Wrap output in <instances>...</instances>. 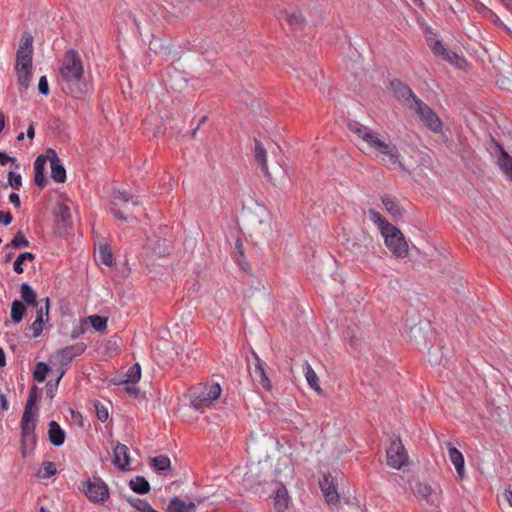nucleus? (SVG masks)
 I'll return each instance as SVG.
<instances>
[{"label": "nucleus", "mask_w": 512, "mask_h": 512, "mask_svg": "<svg viewBox=\"0 0 512 512\" xmlns=\"http://www.w3.org/2000/svg\"><path fill=\"white\" fill-rule=\"evenodd\" d=\"M284 446L278 439L266 433H254L247 443V452L253 461L248 466L244 481L250 484L263 474V470H273L276 480L279 474L286 469V455Z\"/></svg>", "instance_id": "nucleus-1"}, {"label": "nucleus", "mask_w": 512, "mask_h": 512, "mask_svg": "<svg viewBox=\"0 0 512 512\" xmlns=\"http://www.w3.org/2000/svg\"><path fill=\"white\" fill-rule=\"evenodd\" d=\"M60 75L66 84V92L74 98L82 99L91 92L92 86L84 77L82 59L75 50H69L64 55Z\"/></svg>", "instance_id": "nucleus-2"}, {"label": "nucleus", "mask_w": 512, "mask_h": 512, "mask_svg": "<svg viewBox=\"0 0 512 512\" xmlns=\"http://www.w3.org/2000/svg\"><path fill=\"white\" fill-rule=\"evenodd\" d=\"M351 131L376 153L377 158L384 166L389 169H405L401 162V155L394 144L386 142L378 133L371 132L367 127L357 123L351 125Z\"/></svg>", "instance_id": "nucleus-3"}, {"label": "nucleus", "mask_w": 512, "mask_h": 512, "mask_svg": "<svg viewBox=\"0 0 512 512\" xmlns=\"http://www.w3.org/2000/svg\"><path fill=\"white\" fill-rule=\"evenodd\" d=\"M246 221L251 236H264L271 230L270 214L261 204L255 203L247 209Z\"/></svg>", "instance_id": "nucleus-4"}, {"label": "nucleus", "mask_w": 512, "mask_h": 512, "mask_svg": "<svg viewBox=\"0 0 512 512\" xmlns=\"http://www.w3.org/2000/svg\"><path fill=\"white\" fill-rule=\"evenodd\" d=\"M386 247L398 258H404L408 254V245L402 232L394 225H387L381 232Z\"/></svg>", "instance_id": "nucleus-5"}, {"label": "nucleus", "mask_w": 512, "mask_h": 512, "mask_svg": "<svg viewBox=\"0 0 512 512\" xmlns=\"http://www.w3.org/2000/svg\"><path fill=\"white\" fill-rule=\"evenodd\" d=\"M131 206L139 205V201L134 199L130 194L124 190H115L111 199V211L120 220H129L132 212Z\"/></svg>", "instance_id": "nucleus-6"}, {"label": "nucleus", "mask_w": 512, "mask_h": 512, "mask_svg": "<svg viewBox=\"0 0 512 512\" xmlns=\"http://www.w3.org/2000/svg\"><path fill=\"white\" fill-rule=\"evenodd\" d=\"M221 391V387L218 383L201 386L199 392L194 394L191 400L192 407L197 411H203L220 397Z\"/></svg>", "instance_id": "nucleus-7"}, {"label": "nucleus", "mask_w": 512, "mask_h": 512, "mask_svg": "<svg viewBox=\"0 0 512 512\" xmlns=\"http://www.w3.org/2000/svg\"><path fill=\"white\" fill-rule=\"evenodd\" d=\"M423 122V124L433 132H440L442 122L436 113L422 100H414L413 106L410 108Z\"/></svg>", "instance_id": "nucleus-8"}, {"label": "nucleus", "mask_w": 512, "mask_h": 512, "mask_svg": "<svg viewBox=\"0 0 512 512\" xmlns=\"http://www.w3.org/2000/svg\"><path fill=\"white\" fill-rule=\"evenodd\" d=\"M255 161L272 182L276 183L284 181L285 171L281 166L276 164L272 166L271 171L268 169L267 153L265 148L259 142H256L255 144Z\"/></svg>", "instance_id": "nucleus-9"}, {"label": "nucleus", "mask_w": 512, "mask_h": 512, "mask_svg": "<svg viewBox=\"0 0 512 512\" xmlns=\"http://www.w3.org/2000/svg\"><path fill=\"white\" fill-rule=\"evenodd\" d=\"M33 36L24 32L16 52V69H32Z\"/></svg>", "instance_id": "nucleus-10"}, {"label": "nucleus", "mask_w": 512, "mask_h": 512, "mask_svg": "<svg viewBox=\"0 0 512 512\" xmlns=\"http://www.w3.org/2000/svg\"><path fill=\"white\" fill-rule=\"evenodd\" d=\"M387 464L393 469H401L408 464L407 451L399 439H395L390 443L387 449Z\"/></svg>", "instance_id": "nucleus-11"}, {"label": "nucleus", "mask_w": 512, "mask_h": 512, "mask_svg": "<svg viewBox=\"0 0 512 512\" xmlns=\"http://www.w3.org/2000/svg\"><path fill=\"white\" fill-rule=\"evenodd\" d=\"M86 349L84 343H77L62 349L57 350L51 355L50 361L54 365H68L76 356L81 355Z\"/></svg>", "instance_id": "nucleus-12"}, {"label": "nucleus", "mask_w": 512, "mask_h": 512, "mask_svg": "<svg viewBox=\"0 0 512 512\" xmlns=\"http://www.w3.org/2000/svg\"><path fill=\"white\" fill-rule=\"evenodd\" d=\"M320 489L328 506L335 507L339 503L336 479L330 474H325L319 482Z\"/></svg>", "instance_id": "nucleus-13"}, {"label": "nucleus", "mask_w": 512, "mask_h": 512, "mask_svg": "<svg viewBox=\"0 0 512 512\" xmlns=\"http://www.w3.org/2000/svg\"><path fill=\"white\" fill-rule=\"evenodd\" d=\"M84 492L93 502L104 501L108 497V488L99 478H93V480L87 481Z\"/></svg>", "instance_id": "nucleus-14"}, {"label": "nucleus", "mask_w": 512, "mask_h": 512, "mask_svg": "<svg viewBox=\"0 0 512 512\" xmlns=\"http://www.w3.org/2000/svg\"><path fill=\"white\" fill-rule=\"evenodd\" d=\"M390 87L393 92V95L398 100L402 101L403 104L407 106L409 109L413 106L414 100L419 99L406 84L399 80L391 81Z\"/></svg>", "instance_id": "nucleus-15"}, {"label": "nucleus", "mask_w": 512, "mask_h": 512, "mask_svg": "<svg viewBox=\"0 0 512 512\" xmlns=\"http://www.w3.org/2000/svg\"><path fill=\"white\" fill-rule=\"evenodd\" d=\"M413 492L417 498L424 500L431 505H436L438 502L437 493L426 483H416L413 488Z\"/></svg>", "instance_id": "nucleus-16"}, {"label": "nucleus", "mask_w": 512, "mask_h": 512, "mask_svg": "<svg viewBox=\"0 0 512 512\" xmlns=\"http://www.w3.org/2000/svg\"><path fill=\"white\" fill-rule=\"evenodd\" d=\"M254 365L250 370V375L255 382L261 385L265 389H270V381L266 376L263 363L260 361L259 357L254 354Z\"/></svg>", "instance_id": "nucleus-17"}, {"label": "nucleus", "mask_w": 512, "mask_h": 512, "mask_svg": "<svg viewBox=\"0 0 512 512\" xmlns=\"http://www.w3.org/2000/svg\"><path fill=\"white\" fill-rule=\"evenodd\" d=\"M499 156L497 158V165L501 172L512 182V157L508 152L499 144Z\"/></svg>", "instance_id": "nucleus-18"}, {"label": "nucleus", "mask_w": 512, "mask_h": 512, "mask_svg": "<svg viewBox=\"0 0 512 512\" xmlns=\"http://www.w3.org/2000/svg\"><path fill=\"white\" fill-rule=\"evenodd\" d=\"M113 454V464L119 469L125 470L130 464L128 447L124 444L118 443L113 449Z\"/></svg>", "instance_id": "nucleus-19"}, {"label": "nucleus", "mask_w": 512, "mask_h": 512, "mask_svg": "<svg viewBox=\"0 0 512 512\" xmlns=\"http://www.w3.org/2000/svg\"><path fill=\"white\" fill-rule=\"evenodd\" d=\"M448 457L454 465L458 476L463 478L465 476V461L463 454L450 443L448 444Z\"/></svg>", "instance_id": "nucleus-20"}, {"label": "nucleus", "mask_w": 512, "mask_h": 512, "mask_svg": "<svg viewBox=\"0 0 512 512\" xmlns=\"http://www.w3.org/2000/svg\"><path fill=\"white\" fill-rule=\"evenodd\" d=\"M279 482H281L279 480ZM273 499L274 512H287L288 509V490L283 483H280Z\"/></svg>", "instance_id": "nucleus-21"}, {"label": "nucleus", "mask_w": 512, "mask_h": 512, "mask_svg": "<svg viewBox=\"0 0 512 512\" xmlns=\"http://www.w3.org/2000/svg\"><path fill=\"white\" fill-rule=\"evenodd\" d=\"M303 371L309 387L313 389L318 395H322L323 390L320 387L319 378L307 361L303 365Z\"/></svg>", "instance_id": "nucleus-22"}, {"label": "nucleus", "mask_w": 512, "mask_h": 512, "mask_svg": "<svg viewBox=\"0 0 512 512\" xmlns=\"http://www.w3.org/2000/svg\"><path fill=\"white\" fill-rule=\"evenodd\" d=\"M382 203L385 207V210L394 218V219H397V218H401L402 215H403V209L402 207L399 205L398 201L389 196V195H385L382 197Z\"/></svg>", "instance_id": "nucleus-23"}, {"label": "nucleus", "mask_w": 512, "mask_h": 512, "mask_svg": "<svg viewBox=\"0 0 512 512\" xmlns=\"http://www.w3.org/2000/svg\"><path fill=\"white\" fill-rule=\"evenodd\" d=\"M49 440L54 446H61L65 440V433L58 425L57 422L51 421L49 423Z\"/></svg>", "instance_id": "nucleus-24"}, {"label": "nucleus", "mask_w": 512, "mask_h": 512, "mask_svg": "<svg viewBox=\"0 0 512 512\" xmlns=\"http://www.w3.org/2000/svg\"><path fill=\"white\" fill-rule=\"evenodd\" d=\"M194 510V503H186L177 497L172 498L168 505V512H194Z\"/></svg>", "instance_id": "nucleus-25"}, {"label": "nucleus", "mask_w": 512, "mask_h": 512, "mask_svg": "<svg viewBox=\"0 0 512 512\" xmlns=\"http://www.w3.org/2000/svg\"><path fill=\"white\" fill-rule=\"evenodd\" d=\"M45 165H46V162H44V157L38 156L34 162V171H35L34 180H35L36 185L39 187H44L46 184V178L44 175Z\"/></svg>", "instance_id": "nucleus-26"}, {"label": "nucleus", "mask_w": 512, "mask_h": 512, "mask_svg": "<svg viewBox=\"0 0 512 512\" xmlns=\"http://www.w3.org/2000/svg\"><path fill=\"white\" fill-rule=\"evenodd\" d=\"M20 294H21V298L23 299V301L26 304L31 305L33 307H38L40 302L37 301L36 293L29 284H27V283L21 284Z\"/></svg>", "instance_id": "nucleus-27"}, {"label": "nucleus", "mask_w": 512, "mask_h": 512, "mask_svg": "<svg viewBox=\"0 0 512 512\" xmlns=\"http://www.w3.org/2000/svg\"><path fill=\"white\" fill-rule=\"evenodd\" d=\"M84 325L90 324L97 332H104L107 328V318L99 315H91L85 318Z\"/></svg>", "instance_id": "nucleus-28"}, {"label": "nucleus", "mask_w": 512, "mask_h": 512, "mask_svg": "<svg viewBox=\"0 0 512 512\" xmlns=\"http://www.w3.org/2000/svg\"><path fill=\"white\" fill-rule=\"evenodd\" d=\"M150 465L159 472H164L170 469L171 461L166 455H159L149 459Z\"/></svg>", "instance_id": "nucleus-29"}, {"label": "nucleus", "mask_w": 512, "mask_h": 512, "mask_svg": "<svg viewBox=\"0 0 512 512\" xmlns=\"http://www.w3.org/2000/svg\"><path fill=\"white\" fill-rule=\"evenodd\" d=\"M130 488L139 494H146L150 491V484L143 476H136L130 480Z\"/></svg>", "instance_id": "nucleus-30"}, {"label": "nucleus", "mask_w": 512, "mask_h": 512, "mask_svg": "<svg viewBox=\"0 0 512 512\" xmlns=\"http://www.w3.org/2000/svg\"><path fill=\"white\" fill-rule=\"evenodd\" d=\"M26 313V307L23 302L15 300L11 305V319L14 323H19Z\"/></svg>", "instance_id": "nucleus-31"}, {"label": "nucleus", "mask_w": 512, "mask_h": 512, "mask_svg": "<svg viewBox=\"0 0 512 512\" xmlns=\"http://www.w3.org/2000/svg\"><path fill=\"white\" fill-rule=\"evenodd\" d=\"M147 249L159 257L166 255L168 252L166 242L160 239L154 240L153 242L149 243L147 245Z\"/></svg>", "instance_id": "nucleus-32"}, {"label": "nucleus", "mask_w": 512, "mask_h": 512, "mask_svg": "<svg viewBox=\"0 0 512 512\" xmlns=\"http://www.w3.org/2000/svg\"><path fill=\"white\" fill-rule=\"evenodd\" d=\"M306 25V20L300 12L290 13V31H301Z\"/></svg>", "instance_id": "nucleus-33"}, {"label": "nucleus", "mask_w": 512, "mask_h": 512, "mask_svg": "<svg viewBox=\"0 0 512 512\" xmlns=\"http://www.w3.org/2000/svg\"><path fill=\"white\" fill-rule=\"evenodd\" d=\"M141 377V367L139 364H134L131 366L127 373H126V379L123 380L124 384H136Z\"/></svg>", "instance_id": "nucleus-34"}, {"label": "nucleus", "mask_w": 512, "mask_h": 512, "mask_svg": "<svg viewBox=\"0 0 512 512\" xmlns=\"http://www.w3.org/2000/svg\"><path fill=\"white\" fill-rule=\"evenodd\" d=\"M21 426H22L23 437L33 436V432L35 429L34 416H28V414L23 415Z\"/></svg>", "instance_id": "nucleus-35"}, {"label": "nucleus", "mask_w": 512, "mask_h": 512, "mask_svg": "<svg viewBox=\"0 0 512 512\" xmlns=\"http://www.w3.org/2000/svg\"><path fill=\"white\" fill-rule=\"evenodd\" d=\"M368 217L378 226L380 232L386 229L387 225H391V223H389L378 211L374 209H370L368 211Z\"/></svg>", "instance_id": "nucleus-36"}, {"label": "nucleus", "mask_w": 512, "mask_h": 512, "mask_svg": "<svg viewBox=\"0 0 512 512\" xmlns=\"http://www.w3.org/2000/svg\"><path fill=\"white\" fill-rule=\"evenodd\" d=\"M51 177L58 183H62L66 180V170L61 162L51 165Z\"/></svg>", "instance_id": "nucleus-37"}, {"label": "nucleus", "mask_w": 512, "mask_h": 512, "mask_svg": "<svg viewBox=\"0 0 512 512\" xmlns=\"http://www.w3.org/2000/svg\"><path fill=\"white\" fill-rule=\"evenodd\" d=\"M442 58L446 61H448L449 63H452L456 66H458L459 68H463L465 67L466 65V60L459 56L457 53L453 52V51H449L446 49L445 53L443 54Z\"/></svg>", "instance_id": "nucleus-38"}, {"label": "nucleus", "mask_w": 512, "mask_h": 512, "mask_svg": "<svg viewBox=\"0 0 512 512\" xmlns=\"http://www.w3.org/2000/svg\"><path fill=\"white\" fill-rule=\"evenodd\" d=\"M35 258L34 254L30 252H24L21 253L17 259L14 261L13 269L16 273L20 274L23 272L22 264H24L25 261H33Z\"/></svg>", "instance_id": "nucleus-39"}, {"label": "nucleus", "mask_w": 512, "mask_h": 512, "mask_svg": "<svg viewBox=\"0 0 512 512\" xmlns=\"http://www.w3.org/2000/svg\"><path fill=\"white\" fill-rule=\"evenodd\" d=\"M44 306L39 303L36 308L37 316L35 320L47 322L49 319V298L44 299Z\"/></svg>", "instance_id": "nucleus-40"}, {"label": "nucleus", "mask_w": 512, "mask_h": 512, "mask_svg": "<svg viewBox=\"0 0 512 512\" xmlns=\"http://www.w3.org/2000/svg\"><path fill=\"white\" fill-rule=\"evenodd\" d=\"M49 372V366L44 362H39L36 365L35 371L33 373L34 379L41 383L45 380L47 373Z\"/></svg>", "instance_id": "nucleus-41"}, {"label": "nucleus", "mask_w": 512, "mask_h": 512, "mask_svg": "<svg viewBox=\"0 0 512 512\" xmlns=\"http://www.w3.org/2000/svg\"><path fill=\"white\" fill-rule=\"evenodd\" d=\"M31 70L32 69H16L18 83L25 89L28 88L30 84Z\"/></svg>", "instance_id": "nucleus-42"}, {"label": "nucleus", "mask_w": 512, "mask_h": 512, "mask_svg": "<svg viewBox=\"0 0 512 512\" xmlns=\"http://www.w3.org/2000/svg\"><path fill=\"white\" fill-rule=\"evenodd\" d=\"M8 186L18 190L22 186V177L20 174H16L12 171L8 173V180L7 183L4 184V188H7Z\"/></svg>", "instance_id": "nucleus-43"}, {"label": "nucleus", "mask_w": 512, "mask_h": 512, "mask_svg": "<svg viewBox=\"0 0 512 512\" xmlns=\"http://www.w3.org/2000/svg\"><path fill=\"white\" fill-rule=\"evenodd\" d=\"M56 473V466L53 462L47 461L43 463V469L39 472L42 478H49Z\"/></svg>", "instance_id": "nucleus-44"}, {"label": "nucleus", "mask_w": 512, "mask_h": 512, "mask_svg": "<svg viewBox=\"0 0 512 512\" xmlns=\"http://www.w3.org/2000/svg\"><path fill=\"white\" fill-rule=\"evenodd\" d=\"M28 245L29 242L22 232H17L10 244L14 248L27 247Z\"/></svg>", "instance_id": "nucleus-45"}, {"label": "nucleus", "mask_w": 512, "mask_h": 512, "mask_svg": "<svg viewBox=\"0 0 512 512\" xmlns=\"http://www.w3.org/2000/svg\"><path fill=\"white\" fill-rule=\"evenodd\" d=\"M130 504L142 512H150L153 509L148 502L141 499L130 500Z\"/></svg>", "instance_id": "nucleus-46"}, {"label": "nucleus", "mask_w": 512, "mask_h": 512, "mask_svg": "<svg viewBox=\"0 0 512 512\" xmlns=\"http://www.w3.org/2000/svg\"><path fill=\"white\" fill-rule=\"evenodd\" d=\"M94 406H95V409H96L97 418L100 421L105 422L108 419V416H109L108 409L104 405L99 403V402H96L94 404Z\"/></svg>", "instance_id": "nucleus-47"}, {"label": "nucleus", "mask_w": 512, "mask_h": 512, "mask_svg": "<svg viewBox=\"0 0 512 512\" xmlns=\"http://www.w3.org/2000/svg\"><path fill=\"white\" fill-rule=\"evenodd\" d=\"M100 261L106 265H111L113 256L111 251L107 247H101L99 252Z\"/></svg>", "instance_id": "nucleus-48"}, {"label": "nucleus", "mask_w": 512, "mask_h": 512, "mask_svg": "<svg viewBox=\"0 0 512 512\" xmlns=\"http://www.w3.org/2000/svg\"><path fill=\"white\" fill-rule=\"evenodd\" d=\"M39 157H44V162L49 161L50 166L54 165L55 163L61 162L60 159L57 156V153L55 150L49 148L46 150V153L44 155H40Z\"/></svg>", "instance_id": "nucleus-49"}, {"label": "nucleus", "mask_w": 512, "mask_h": 512, "mask_svg": "<svg viewBox=\"0 0 512 512\" xmlns=\"http://www.w3.org/2000/svg\"><path fill=\"white\" fill-rule=\"evenodd\" d=\"M430 46H431L433 53L440 57H442L446 51V47L443 45V43L440 40L434 41V43L431 44Z\"/></svg>", "instance_id": "nucleus-50"}, {"label": "nucleus", "mask_w": 512, "mask_h": 512, "mask_svg": "<svg viewBox=\"0 0 512 512\" xmlns=\"http://www.w3.org/2000/svg\"><path fill=\"white\" fill-rule=\"evenodd\" d=\"M43 328H44V323L42 321L35 320L30 326V329L33 332V337L36 338V337L40 336V334L43 331Z\"/></svg>", "instance_id": "nucleus-51"}, {"label": "nucleus", "mask_w": 512, "mask_h": 512, "mask_svg": "<svg viewBox=\"0 0 512 512\" xmlns=\"http://www.w3.org/2000/svg\"><path fill=\"white\" fill-rule=\"evenodd\" d=\"M38 90L43 95H48L49 94V85H48L47 78L45 76H42L39 79Z\"/></svg>", "instance_id": "nucleus-52"}, {"label": "nucleus", "mask_w": 512, "mask_h": 512, "mask_svg": "<svg viewBox=\"0 0 512 512\" xmlns=\"http://www.w3.org/2000/svg\"><path fill=\"white\" fill-rule=\"evenodd\" d=\"M12 222V216L9 212L0 211V223L7 226Z\"/></svg>", "instance_id": "nucleus-53"}, {"label": "nucleus", "mask_w": 512, "mask_h": 512, "mask_svg": "<svg viewBox=\"0 0 512 512\" xmlns=\"http://www.w3.org/2000/svg\"><path fill=\"white\" fill-rule=\"evenodd\" d=\"M86 325H84V321L81 322L79 327H76L71 332V337L73 339L77 338L80 334L84 333L86 331Z\"/></svg>", "instance_id": "nucleus-54"}, {"label": "nucleus", "mask_w": 512, "mask_h": 512, "mask_svg": "<svg viewBox=\"0 0 512 512\" xmlns=\"http://www.w3.org/2000/svg\"><path fill=\"white\" fill-rule=\"evenodd\" d=\"M35 403L36 402H34L33 400H27L23 415H27L28 414V416H34V413L32 412V409L35 406Z\"/></svg>", "instance_id": "nucleus-55"}, {"label": "nucleus", "mask_w": 512, "mask_h": 512, "mask_svg": "<svg viewBox=\"0 0 512 512\" xmlns=\"http://www.w3.org/2000/svg\"><path fill=\"white\" fill-rule=\"evenodd\" d=\"M9 201L16 207L19 208L21 205L19 195L17 193H11L9 195Z\"/></svg>", "instance_id": "nucleus-56"}, {"label": "nucleus", "mask_w": 512, "mask_h": 512, "mask_svg": "<svg viewBox=\"0 0 512 512\" xmlns=\"http://www.w3.org/2000/svg\"><path fill=\"white\" fill-rule=\"evenodd\" d=\"M9 161H15L14 158L8 156L6 153L4 152H0V164L1 165H5L6 163H8Z\"/></svg>", "instance_id": "nucleus-57"}, {"label": "nucleus", "mask_w": 512, "mask_h": 512, "mask_svg": "<svg viewBox=\"0 0 512 512\" xmlns=\"http://www.w3.org/2000/svg\"><path fill=\"white\" fill-rule=\"evenodd\" d=\"M127 387H126V391L130 394H138L139 392V389L135 386V384H126Z\"/></svg>", "instance_id": "nucleus-58"}, {"label": "nucleus", "mask_w": 512, "mask_h": 512, "mask_svg": "<svg viewBox=\"0 0 512 512\" xmlns=\"http://www.w3.org/2000/svg\"><path fill=\"white\" fill-rule=\"evenodd\" d=\"M236 249H237L239 255L242 257L244 255V252H243L242 241L240 239L236 240Z\"/></svg>", "instance_id": "nucleus-59"}, {"label": "nucleus", "mask_w": 512, "mask_h": 512, "mask_svg": "<svg viewBox=\"0 0 512 512\" xmlns=\"http://www.w3.org/2000/svg\"><path fill=\"white\" fill-rule=\"evenodd\" d=\"M504 498L506 499V501L510 504V506L512 507V491H509V490H506L504 492Z\"/></svg>", "instance_id": "nucleus-60"}, {"label": "nucleus", "mask_w": 512, "mask_h": 512, "mask_svg": "<svg viewBox=\"0 0 512 512\" xmlns=\"http://www.w3.org/2000/svg\"><path fill=\"white\" fill-rule=\"evenodd\" d=\"M35 136V129H34V126L31 124L28 129H27V137L29 139H33Z\"/></svg>", "instance_id": "nucleus-61"}, {"label": "nucleus", "mask_w": 512, "mask_h": 512, "mask_svg": "<svg viewBox=\"0 0 512 512\" xmlns=\"http://www.w3.org/2000/svg\"><path fill=\"white\" fill-rule=\"evenodd\" d=\"M6 365V357L4 350L0 348V367H4Z\"/></svg>", "instance_id": "nucleus-62"}, {"label": "nucleus", "mask_w": 512, "mask_h": 512, "mask_svg": "<svg viewBox=\"0 0 512 512\" xmlns=\"http://www.w3.org/2000/svg\"><path fill=\"white\" fill-rule=\"evenodd\" d=\"M36 390H37L36 387H33L31 389L28 400H33L34 402H36V399H37V397H36Z\"/></svg>", "instance_id": "nucleus-63"}, {"label": "nucleus", "mask_w": 512, "mask_h": 512, "mask_svg": "<svg viewBox=\"0 0 512 512\" xmlns=\"http://www.w3.org/2000/svg\"><path fill=\"white\" fill-rule=\"evenodd\" d=\"M501 2L512 13V0H501Z\"/></svg>", "instance_id": "nucleus-64"}]
</instances>
